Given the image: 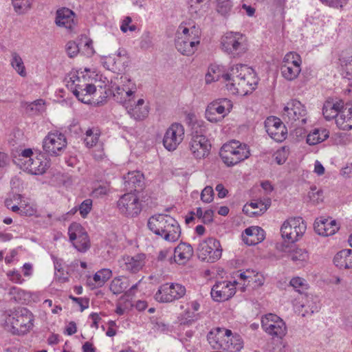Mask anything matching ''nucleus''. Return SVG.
Instances as JSON below:
<instances>
[{"mask_svg": "<svg viewBox=\"0 0 352 352\" xmlns=\"http://www.w3.org/2000/svg\"><path fill=\"white\" fill-rule=\"evenodd\" d=\"M132 19L130 16H126L120 25V30L122 32L126 33L128 30L134 32L137 30V26L131 24Z\"/></svg>", "mask_w": 352, "mask_h": 352, "instance_id": "nucleus-56", "label": "nucleus"}, {"mask_svg": "<svg viewBox=\"0 0 352 352\" xmlns=\"http://www.w3.org/2000/svg\"><path fill=\"white\" fill-rule=\"evenodd\" d=\"M222 50L233 57L239 56L246 50L245 38L239 32H228L221 38Z\"/></svg>", "mask_w": 352, "mask_h": 352, "instance_id": "nucleus-6", "label": "nucleus"}, {"mask_svg": "<svg viewBox=\"0 0 352 352\" xmlns=\"http://www.w3.org/2000/svg\"><path fill=\"white\" fill-rule=\"evenodd\" d=\"M82 217H87L92 208V200L87 199L84 200L78 207Z\"/></svg>", "mask_w": 352, "mask_h": 352, "instance_id": "nucleus-54", "label": "nucleus"}, {"mask_svg": "<svg viewBox=\"0 0 352 352\" xmlns=\"http://www.w3.org/2000/svg\"><path fill=\"white\" fill-rule=\"evenodd\" d=\"M344 107L342 100H327L322 107V114L327 120H331L336 118L340 110Z\"/></svg>", "mask_w": 352, "mask_h": 352, "instance_id": "nucleus-31", "label": "nucleus"}, {"mask_svg": "<svg viewBox=\"0 0 352 352\" xmlns=\"http://www.w3.org/2000/svg\"><path fill=\"white\" fill-rule=\"evenodd\" d=\"M302 59L295 52L287 53L283 58L280 66L282 76L287 80H294L301 72Z\"/></svg>", "mask_w": 352, "mask_h": 352, "instance_id": "nucleus-7", "label": "nucleus"}, {"mask_svg": "<svg viewBox=\"0 0 352 352\" xmlns=\"http://www.w3.org/2000/svg\"><path fill=\"white\" fill-rule=\"evenodd\" d=\"M226 74L227 73H225L221 70L219 65H212L208 67V72L206 74V82L207 84H210L212 82L218 81L221 79L223 81L222 76L223 74Z\"/></svg>", "mask_w": 352, "mask_h": 352, "instance_id": "nucleus-42", "label": "nucleus"}, {"mask_svg": "<svg viewBox=\"0 0 352 352\" xmlns=\"http://www.w3.org/2000/svg\"><path fill=\"white\" fill-rule=\"evenodd\" d=\"M186 289L179 283H165L162 285L155 295V298L160 302H172L184 297Z\"/></svg>", "mask_w": 352, "mask_h": 352, "instance_id": "nucleus-9", "label": "nucleus"}, {"mask_svg": "<svg viewBox=\"0 0 352 352\" xmlns=\"http://www.w3.org/2000/svg\"><path fill=\"white\" fill-rule=\"evenodd\" d=\"M23 168L32 175H42L49 167V162L43 155H39L22 162Z\"/></svg>", "mask_w": 352, "mask_h": 352, "instance_id": "nucleus-20", "label": "nucleus"}, {"mask_svg": "<svg viewBox=\"0 0 352 352\" xmlns=\"http://www.w3.org/2000/svg\"><path fill=\"white\" fill-rule=\"evenodd\" d=\"M188 307L182 314V323L192 324L200 318L198 311L200 309V303L198 300H192L187 304Z\"/></svg>", "mask_w": 352, "mask_h": 352, "instance_id": "nucleus-29", "label": "nucleus"}, {"mask_svg": "<svg viewBox=\"0 0 352 352\" xmlns=\"http://www.w3.org/2000/svg\"><path fill=\"white\" fill-rule=\"evenodd\" d=\"M338 127L342 130L352 129V108H342L336 118Z\"/></svg>", "mask_w": 352, "mask_h": 352, "instance_id": "nucleus-36", "label": "nucleus"}, {"mask_svg": "<svg viewBox=\"0 0 352 352\" xmlns=\"http://www.w3.org/2000/svg\"><path fill=\"white\" fill-rule=\"evenodd\" d=\"M153 38L149 32H146L143 34L142 41L140 42V47L142 49L147 50L153 47Z\"/></svg>", "mask_w": 352, "mask_h": 352, "instance_id": "nucleus-58", "label": "nucleus"}, {"mask_svg": "<svg viewBox=\"0 0 352 352\" xmlns=\"http://www.w3.org/2000/svg\"><path fill=\"white\" fill-rule=\"evenodd\" d=\"M307 196L309 200L314 204L320 203L323 199L322 191L317 189L316 186L311 188Z\"/></svg>", "mask_w": 352, "mask_h": 352, "instance_id": "nucleus-53", "label": "nucleus"}, {"mask_svg": "<svg viewBox=\"0 0 352 352\" xmlns=\"http://www.w3.org/2000/svg\"><path fill=\"white\" fill-rule=\"evenodd\" d=\"M193 255V248L186 243H180L174 249V258L177 263H184Z\"/></svg>", "mask_w": 352, "mask_h": 352, "instance_id": "nucleus-35", "label": "nucleus"}, {"mask_svg": "<svg viewBox=\"0 0 352 352\" xmlns=\"http://www.w3.org/2000/svg\"><path fill=\"white\" fill-rule=\"evenodd\" d=\"M69 240L79 252H86L90 247L88 234L82 226L72 223L68 228Z\"/></svg>", "mask_w": 352, "mask_h": 352, "instance_id": "nucleus-16", "label": "nucleus"}, {"mask_svg": "<svg viewBox=\"0 0 352 352\" xmlns=\"http://www.w3.org/2000/svg\"><path fill=\"white\" fill-rule=\"evenodd\" d=\"M75 13L67 8H61L56 10L55 23L59 27L72 30L76 25Z\"/></svg>", "mask_w": 352, "mask_h": 352, "instance_id": "nucleus-23", "label": "nucleus"}, {"mask_svg": "<svg viewBox=\"0 0 352 352\" xmlns=\"http://www.w3.org/2000/svg\"><path fill=\"white\" fill-rule=\"evenodd\" d=\"M184 138V128L183 125L175 122L167 129L164 135L163 144L168 151H175L182 143Z\"/></svg>", "mask_w": 352, "mask_h": 352, "instance_id": "nucleus-17", "label": "nucleus"}, {"mask_svg": "<svg viewBox=\"0 0 352 352\" xmlns=\"http://www.w3.org/2000/svg\"><path fill=\"white\" fill-rule=\"evenodd\" d=\"M243 241L248 245H254L265 239L264 230L259 227H250L245 230Z\"/></svg>", "mask_w": 352, "mask_h": 352, "instance_id": "nucleus-33", "label": "nucleus"}, {"mask_svg": "<svg viewBox=\"0 0 352 352\" xmlns=\"http://www.w3.org/2000/svg\"><path fill=\"white\" fill-rule=\"evenodd\" d=\"M100 135V131L96 128L93 127L89 129L85 132V138L84 142L87 147L91 148L96 145Z\"/></svg>", "mask_w": 352, "mask_h": 352, "instance_id": "nucleus-44", "label": "nucleus"}, {"mask_svg": "<svg viewBox=\"0 0 352 352\" xmlns=\"http://www.w3.org/2000/svg\"><path fill=\"white\" fill-rule=\"evenodd\" d=\"M199 257L203 261L214 263L218 261L222 254L220 242L214 238L209 237L199 244L197 248Z\"/></svg>", "mask_w": 352, "mask_h": 352, "instance_id": "nucleus-10", "label": "nucleus"}, {"mask_svg": "<svg viewBox=\"0 0 352 352\" xmlns=\"http://www.w3.org/2000/svg\"><path fill=\"white\" fill-rule=\"evenodd\" d=\"M314 226L315 232L323 236H331L339 230L335 220H329L324 217L316 219Z\"/></svg>", "mask_w": 352, "mask_h": 352, "instance_id": "nucleus-21", "label": "nucleus"}, {"mask_svg": "<svg viewBox=\"0 0 352 352\" xmlns=\"http://www.w3.org/2000/svg\"><path fill=\"white\" fill-rule=\"evenodd\" d=\"M223 82L232 94L245 96L256 88L258 79L254 70L246 65H236L230 72L223 74Z\"/></svg>", "mask_w": 352, "mask_h": 352, "instance_id": "nucleus-1", "label": "nucleus"}, {"mask_svg": "<svg viewBox=\"0 0 352 352\" xmlns=\"http://www.w3.org/2000/svg\"><path fill=\"white\" fill-rule=\"evenodd\" d=\"M85 72L87 74H85L83 72H77L76 74H72L69 77V80L67 81V86H71V89H81V85H88L93 84L92 78L88 75V72H90L88 69H85Z\"/></svg>", "mask_w": 352, "mask_h": 352, "instance_id": "nucleus-32", "label": "nucleus"}, {"mask_svg": "<svg viewBox=\"0 0 352 352\" xmlns=\"http://www.w3.org/2000/svg\"><path fill=\"white\" fill-rule=\"evenodd\" d=\"M168 214H158L151 217L148 220V229L157 235L160 236L164 226L166 223V218Z\"/></svg>", "mask_w": 352, "mask_h": 352, "instance_id": "nucleus-38", "label": "nucleus"}, {"mask_svg": "<svg viewBox=\"0 0 352 352\" xmlns=\"http://www.w3.org/2000/svg\"><path fill=\"white\" fill-rule=\"evenodd\" d=\"M15 11L19 14L25 13L30 8L32 0H12Z\"/></svg>", "mask_w": 352, "mask_h": 352, "instance_id": "nucleus-52", "label": "nucleus"}, {"mask_svg": "<svg viewBox=\"0 0 352 352\" xmlns=\"http://www.w3.org/2000/svg\"><path fill=\"white\" fill-rule=\"evenodd\" d=\"M214 210L212 209L206 210L204 212L202 222L205 224H209L213 221Z\"/></svg>", "mask_w": 352, "mask_h": 352, "instance_id": "nucleus-64", "label": "nucleus"}, {"mask_svg": "<svg viewBox=\"0 0 352 352\" xmlns=\"http://www.w3.org/2000/svg\"><path fill=\"white\" fill-rule=\"evenodd\" d=\"M225 331V329L217 328L208 333L207 340L214 349H221V342L224 338Z\"/></svg>", "mask_w": 352, "mask_h": 352, "instance_id": "nucleus-40", "label": "nucleus"}, {"mask_svg": "<svg viewBox=\"0 0 352 352\" xmlns=\"http://www.w3.org/2000/svg\"><path fill=\"white\" fill-rule=\"evenodd\" d=\"M261 327L266 333L278 339H282L287 330L283 320L274 314H268L262 317Z\"/></svg>", "mask_w": 352, "mask_h": 352, "instance_id": "nucleus-8", "label": "nucleus"}, {"mask_svg": "<svg viewBox=\"0 0 352 352\" xmlns=\"http://www.w3.org/2000/svg\"><path fill=\"white\" fill-rule=\"evenodd\" d=\"M112 60L113 61V69L120 72L125 71L130 63L129 56H122L121 58H113Z\"/></svg>", "mask_w": 352, "mask_h": 352, "instance_id": "nucleus-50", "label": "nucleus"}, {"mask_svg": "<svg viewBox=\"0 0 352 352\" xmlns=\"http://www.w3.org/2000/svg\"><path fill=\"white\" fill-rule=\"evenodd\" d=\"M67 140L64 134L59 132H51L43 141V148L50 155L57 156L62 153L67 146Z\"/></svg>", "mask_w": 352, "mask_h": 352, "instance_id": "nucleus-15", "label": "nucleus"}, {"mask_svg": "<svg viewBox=\"0 0 352 352\" xmlns=\"http://www.w3.org/2000/svg\"><path fill=\"white\" fill-rule=\"evenodd\" d=\"M265 127L268 135L276 142H283L287 135V130L280 119L276 117L267 118Z\"/></svg>", "mask_w": 352, "mask_h": 352, "instance_id": "nucleus-18", "label": "nucleus"}, {"mask_svg": "<svg viewBox=\"0 0 352 352\" xmlns=\"http://www.w3.org/2000/svg\"><path fill=\"white\" fill-rule=\"evenodd\" d=\"M307 225L301 217H291L285 220L280 228L281 236L288 241H298L305 234Z\"/></svg>", "mask_w": 352, "mask_h": 352, "instance_id": "nucleus-5", "label": "nucleus"}, {"mask_svg": "<svg viewBox=\"0 0 352 352\" xmlns=\"http://www.w3.org/2000/svg\"><path fill=\"white\" fill-rule=\"evenodd\" d=\"M117 205L120 212L128 217H135L142 210V204L139 197L131 192L121 196Z\"/></svg>", "mask_w": 352, "mask_h": 352, "instance_id": "nucleus-14", "label": "nucleus"}, {"mask_svg": "<svg viewBox=\"0 0 352 352\" xmlns=\"http://www.w3.org/2000/svg\"><path fill=\"white\" fill-rule=\"evenodd\" d=\"M10 294L13 296V298L16 301H20L22 297L25 296V292L21 289L14 287L10 289Z\"/></svg>", "mask_w": 352, "mask_h": 352, "instance_id": "nucleus-62", "label": "nucleus"}, {"mask_svg": "<svg viewBox=\"0 0 352 352\" xmlns=\"http://www.w3.org/2000/svg\"><path fill=\"white\" fill-rule=\"evenodd\" d=\"M131 87L124 88L117 86L113 91V96L114 100L123 106L131 102V99L137 89L136 87L133 85H130Z\"/></svg>", "mask_w": 352, "mask_h": 352, "instance_id": "nucleus-30", "label": "nucleus"}, {"mask_svg": "<svg viewBox=\"0 0 352 352\" xmlns=\"http://www.w3.org/2000/svg\"><path fill=\"white\" fill-rule=\"evenodd\" d=\"M166 223L164 224L163 231L160 236L166 241L175 242L179 239L181 235V228L178 222L172 217L168 216Z\"/></svg>", "mask_w": 352, "mask_h": 352, "instance_id": "nucleus-22", "label": "nucleus"}, {"mask_svg": "<svg viewBox=\"0 0 352 352\" xmlns=\"http://www.w3.org/2000/svg\"><path fill=\"white\" fill-rule=\"evenodd\" d=\"M34 316L28 309L20 307L9 314L6 323L14 334H24L33 327Z\"/></svg>", "mask_w": 352, "mask_h": 352, "instance_id": "nucleus-2", "label": "nucleus"}, {"mask_svg": "<svg viewBox=\"0 0 352 352\" xmlns=\"http://www.w3.org/2000/svg\"><path fill=\"white\" fill-rule=\"evenodd\" d=\"M289 256L290 259L297 265H304L309 260V253L303 249L295 248L292 250Z\"/></svg>", "mask_w": 352, "mask_h": 352, "instance_id": "nucleus-43", "label": "nucleus"}, {"mask_svg": "<svg viewBox=\"0 0 352 352\" xmlns=\"http://www.w3.org/2000/svg\"><path fill=\"white\" fill-rule=\"evenodd\" d=\"M12 212H17L21 215L31 216L34 214V210L32 208H26V207H19L17 205L12 206L10 208Z\"/></svg>", "mask_w": 352, "mask_h": 352, "instance_id": "nucleus-57", "label": "nucleus"}, {"mask_svg": "<svg viewBox=\"0 0 352 352\" xmlns=\"http://www.w3.org/2000/svg\"><path fill=\"white\" fill-rule=\"evenodd\" d=\"M145 255L140 254L134 256H124V267L131 273H137L144 265Z\"/></svg>", "mask_w": 352, "mask_h": 352, "instance_id": "nucleus-34", "label": "nucleus"}, {"mask_svg": "<svg viewBox=\"0 0 352 352\" xmlns=\"http://www.w3.org/2000/svg\"><path fill=\"white\" fill-rule=\"evenodd\" d=\"M187 32L186 27L184 24H181L177 32L175 47L181 54L190 56L195 53L197 46L200 43L201 30L199 28H193L191 32L192 38H186L185 34Z\"/></svg>", "mask_w": 352, "mask_h": 352, "instance_id": "nucleus-4", "label": "nucleus"}, {"mask_svg": "<svg viewBox=\"0 0 352 352\" xmlns=\"http://www.w3.org/2000/svg\"><path fill=\"white\" fill-rule=\"evenodd\" d=\"M211 149V144L205 135L197 131L192 134L189 142V150L195 159L200 160L207 157Z\"/></svg>", "mask_w": 352, "mask_h": 352, "instance_id": "nucleus-12", "label": "nucleus"}, {"mask_svg": "<svg viewBox=\"0 0 352 352\" xmlns=\"http://www.w3.org/2000/svg\"><path fill=\"white\" fill-rule=\"evenodd\" d=\"M329 136V132L325 129H322L321 137L318 136V129H315L312 132L308 134L307 142L309 145H315L320 143L327 139Z\"/></svg>", "mask_w": 352, "mask_h": 352, "instance_id": "nucleus-46", "label": "nucleus"}, {"mask_svg": "<svg viewBox=\"0 0 352 352\" xmlns=\"http://www.w3.org/2000/svg\"><path fill=\"white\" fill-rule=\"evenodd\" d=\"M80 89H73L72 92L74 95L83 103L88 104L91 102V96L95 94L96 87L94 84L81 85Z\"/></svg>", "mask_w": 352, "mask_h": 352, "instance_id": "nucleus-39", "label": "nucleus"}, {"mask_svg": "<svg viewBox=\"0 0 352 352\" xmlns=\"http://www.w3.org/2000/svg\"><path fill=\"white\" fill-rule=\"evenodd\" d=\"M289 284L300 294H304L309 288V285L307 281L304 278L298 276L292 278Z\"/></svg>", "mask_w": 352, "mask_h": 352, "instance_id": "nucleus-48", "label": "nucleus"}, {"mask_svg": "<svg viewBox=\"0 0 352 352\" xmlns=\"http://www.w3.org/2000/svg\"><path fill=\"white\" fill-rule=\"evenodd\" d=\"M69 298L78 303L80 306V311H82L89 307V300L86 298H77L73 296H69Z\"/></svg>", "mask_w": 352, "mask_h": 352, "instance_id": "nucleus-60", "label": "nucleus"}, {"mask_svg": "<svg viewBox=\"0 0 352 352\" xmlns=\"http://www.w3.org/2000/svg\"><path fill=\"white\" fill-rule=\"evenodd\" d=\"M208 1V0H188V10L191 16L194 18L201 16Z\"/></svg>", "mask_w": 352, "mask_h": 352, "instance_id": "nucleus-41", "label": "nucleus"}, {"mask_svg": "<svg viewBox=\"0 0 352 352\" xmlns=\"http://www.w3.org/2000/svg\"><path fill=\"white\" fill-rule=\"evenodd\" d=\"M345 54V52H342L339 60L342 70L346 73L344 77L352 79V55L346 56Z\"/></svg>", "mask_w": 352, "mask_h": 352, "instance_id": "nucleus-47", "label": "nucleus"}, {"mask_svg": "<svg viewBox=\"0 0 352 352\" xmlns=\"http://www.w3.org/2000/svg\"><path fill=\"white\" fill-rule=\"evenodd\" d=\"M112 276V272L109 269H102L98 271L93 276L92 279L87 280V285L94 289L100 287L109 280Z\"/></svg>", "mask_w": 352, "mask_h": 352, "instance_id": "nucleus-37", "label": "nucleus"}, {"mask_svg": "<svg viewBox=\"0 0 352 352\" xmlns=\"http://www.w3.org/2000/svg\"><path fill=\"white\" fill-rule=\"evenodd\" d=\"M219 155L226 164L234 166L247 159L250 155V151L246 144L232 140L222 146Z\"/></svg>", "mask_w": 352, "mask_h": 352, "instance_id": "nucleus-3", "label": "nucleus"}, {"mask_svg": "<svg viewBox=\"0 0 352 352\" xmlns=\"http://www.w3.org/2000/svg\"><path fill=\"white\" fill-rule=\"evenodd\" d=\"M66 51L69 57H74L79 52L78 45L74 41H69L66 45Z\"/></svg>", "mask_w": 352, "mask_h": 352, "instance_id": "nucleus-59", "label": "nucleus"}, {"mask_svg": "<svg viewBox=\"0 0 352 352\" xmlns=\"http://www.w3.org/2000/svg\"><path fill=\"white\" fill-rule=\"evenodd\" d=\"M109 192V188L108 186H100L93 190L92 194L94 197H99L106 195Z\"/></svg>", "mask_w": 352, "mask_h": 352, "instance_id": "nucleus-63", "label": "nucleus"}, {"mask_svg": "<svg viewBox=\"0 0 352 352\" xmlns=\"http://www.w3.org/2000/svg\"><path fill=\"white\" fill-rule=\"evenodd\" d=\"M131 102L132 101L124 106L131 118L135 120L145 119L148 114V108L146 106H143L144 104V99H139L136 102H133V104Z\"/></svg>", "mask_w": 352, "mask_h": 352, "instance_id": "nucleus-25", "label": "nucleus"}, {"mask_svg": "<svg viewBox=\"0 0 352 352\" xmlns=\"http://www.w3.org/2000/svg\"><path fill=\"white\" fill-rule=\"evenodd\" d=\"M349 245L352 248V234L349 238ZM333 263L339 269L352 268V250H342L338 252L334 258Z\"/></svg>", "mask_w": 352, "mask_h": 352, "instance_id": "nucleus-27", "label": "nucleus"}, {"mask_svg": "<svg viewBox=\"0 0 352 352\" xmlns=\"http://www.w3.org/2000/svg\"><path fill=\"white\" fill-rule=\"evenodd\" d=\"M124 188L129 191H139L144 185V175L140 171L129 172L124 177Z\"/></svg>", "mask_w": 352, "mask_h": 352, "instance_id": "nucleus-28", "label": "nucleus"}, {"mask_svg": "<svg viewBox=\"0 0 352 352\" xmlns=\"http://www.w3.org/2000/svg\"><path fill=\"white\" fill-rule=\"evenodd\" d=\"M232 108V102L227 98H221L210 103L206 110V117L211 122H217L227 116Z\"/></svg>", "mask_w": 352, "mask_h": 352, "instance_id": "nucleus-11", "label": "nucleus"}, {"mask_svg": "<svg viewBox=\"0 0 352 352\" xmlns=\"http://www.w3.org/2000/svg\"><path fill=\"white\" fill-rule=\"evenodd\" d=\"M271 199L270 198L264 200H256L245 204L243 208V212L250 217L261 215L270 206Z\"/></svg>", "mask_w": 352, "mask_h": 352, "instance_id": "nucleus-26", "label": "nucleus"}, {"mask_svg": "<svg viewBox=\"0 0 352 352\" xmlns=\"http://www.w3.org/2000/svg\"><path fill=\"white\" fill-rule=\"evenodd\" d=\"M307 111L304 105L298 100H293L287 102L282 113L283 120L287 124L306 122Z\"/></svg>", "mask_w": 352, "mask_h": 352, "instance_id": "nucleus-13", "label": "nucleus"}, {"mask_svg": "<svg viewBox=\"0 0 352 352\" xmlns=\"http://www.w3.org/2000/svg\"><path fill=\"white\" fill-rule=\"evenodd\" d=\"M7 275L10 280L15 283H22L23 281L21 274L18 271H10Z\"/></svg>", "mask_w": 352, "mask_h": 352, "instance_id": "nucleus-61", "label": "nucleus"}, {"mask_svg": "<svg viewBox=\"0 0 352 352\" xmlns=\"http://www.w3.org/2000/svg\"><path fill=\"white\" fill-rule=\"evenodd\" d=\"M235 283L230 281H221L216 283L211 289V296L214 300L222 302L230 299L235 292Z\"/></svg>", "mask_w": 352, "mask_h": 352, "instance_id": "nucleus-19", "label": "nucleus"}, {"mask_svg": "<svg viewBox=\"0 0 352 352\" xmlns=\"http://www.w3.org/2000/svg\"><path fill=\"white\" fill-rule=\"evenodd\" d=\"M232 6L231 0H217V12L223 16L230 14Z\"/></svg>", "mask_w": 352, "mask_h": 352, "instance_id": "nucleus-49", "label": "nucleus"}, {"mask_svg": "<svg viewBox=\"0 0 352 352\" xmlns=\"http://www.w3.org/2000/svg\"><path fill=\"white\" fill-rule=\"evenodd\" d=\"M243 346L242 338L239 335H232L231 330L226 329L221 342V349L229 352L239 351Z\"/></svg>", "mask_w": 352, "mask_h": 352, "instance_id": "nucleus-24", "label": "nucleus"}, {"mask_svg": "<svg viewBox=\"0 0 352 352\" xmlns=\"http://www.w3.org/2000/svg\"><path fill=\"white\" fill-rule=\"evenodd\" d=\"M214 199V191L211 186H206L204 188L201 193V200L209 204Z\"/></svg>", "mask_w": 352, "mask_h": 352, "instance_id": "nucleus-55", "label": "nucleus"}, {"mask_svg": "<svg viewBox=\"0 0 352 352\" xmlns=\"http://www.w3.org/2000/svg\"><path fill=\"white\" fill-rule=\"evenodd\" d=\"M10 64L14 70L22 77L27 76L25 67L23 59L19 54L15 52L11 54Z\"/></svg>", "mask_w": 352, "mask_h": 352, "instance_id": "nucleus-45", "label": "nucleus"}, {"mask_svg": "<svg viewBox=\"0 0 352 352\" xmlns=\"http://www.w3.org/2000/svg\"><path fill=\"white\" fill-rule=\"evenodd\" d=\"M127 287V285L120 278H115L111 283L109 289L114 294L122 293Z\"/></svg>", "mask_w": 352, "mask_h": 352, "instance_id": "nucleus-51", "label": "nucleus"}]
</instances>
